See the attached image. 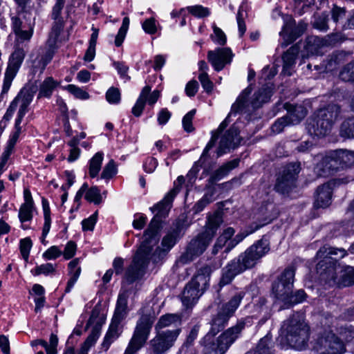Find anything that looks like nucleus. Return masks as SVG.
Listing matches in <instances>:
<instances>
[{
  "label": "nucleus",
  "instance_id": "obj_1",
  "mask_svg": "<svg viewBox=\"0 0 354 354\" xmlns=\"http://www.w3.org/2000/svg\"><path fill=\"white\" fill-rule=\"evenodd\" d=\"M251 92L252 88L250 86H249L242 91L240 95L237 97L236 102L232 104L230 112L225 118V119L220 124L216 131L217 132L212 135L211 140L205 147L200 157V159L194 163V166L187 174V178L190 184H192L194 182L200 167L204 168V171H205L207 174L208 173L207 162L209 158V151L215 145V143L218 138V135L227 127V126L231 122V116L241 113L245 111L248 102L247 99Z\"/></svg>",
  "mask_w": 354,
  "mask_h": 354
},
{
  "label": "nucleus",
  "instance_id": "obj_2",
  "mask_svg": "<svg viewBox=\"0 0 354 354\" xmlns=\"http://www.w3.org/2000/svg\"><path fill=\"white\" fill-rule=\"evenodd\" d=\"M347 254L343 248L324 245L317 252L315 259L318 260L316 271L321 283L328 286H335L337 281L336 272L338 261Z\"/></svg>",
  "mask_w": 354,
  "mask_h": 354
},
{
  "label": "nucleus",
  "instance_id": "obj_3",
  "mask_svg": "<svg viewBox=\"0 0 354 354\" xmlns=\"http://www.w3.org/2000/svg\"><path fill=\"white\" fill-rule=\"evenodd\" d=\"M341 112V106L334 103L328 104L317 109L307 120L308 133L312 137L326 136L340 116Z\"/></svg>",
  "mask_w": 354,
  "mask_h": 354
},
{
  "label": "nucleus",
  "instance_id": "obj_4",
  "mask_svg": "<svg viewBox=\"0 0 354 354\" xmlns=\"http://www.w3.org/2000/svg\"><path fill=\"white\" fill-rule=\"evenodd\" d=\"M281 329L291 347L297 350L306 348L309 339L310 328L300 314H293L284 321Z\"/></svg>",
  "mask_w": 354,
  "mask_h": 354
},
{
  "label": "nucleus",
  "instance_id": "obj_5",
  "mask_svg": "<svg viewBox=\"0 0 354 354\" xmlns=\"http://www.w3.org/2000/svg\"><path fill=\"white\" fill-rule=\"evenodd\" d=\"M155 245L147 238H143L131 264L125 270L123 279L126 283L132 284L143 278L148 264L152 260L151 252Z\"/></svg>",
  "mask_w": 354,
  "mask_h": 354
},
{
  "label": "nucleus",
  "instance_id": "obj_6",
  "mask_svg": "<svg viewBox=\"0 0 354 354\" xmlns=\"http://www.w3.org/2000/svg\"><path fill=\"white\" fill-rule=\"evenodd\" d=\"M179 192L177 185L169 192L164 198L151 208L153 212H156V215L151 221L148 228L145 230L143 238H147L153 244L158 241V233L160 227L162 218L165 217L171 208V204L175 196Z\"/></svg>",
  "mask_w": 354,
  "mask_h": 354
},
{
  "label": "nucleus",
  "instance_id": "obj_7",
  "mask_svg": "<svg viewBox=\"0 0 354 354\" xmlns=\"http://www.w3.org/2000/svg\"><path fill=\"white\" fill-rule=\"evenodd\" d=\"M244 320H239L236 324L229 328L223 332L216 339V342H210L211 338L203 342L205 346L204 354H224L230 346L239 337L241 331L245 328Z\"/></svg>",
  "mask_w": 354,
  "mask_h": 354
},
{
  "label": "nucleus",
  "instance_id": "obj_8",
  "mask_svg": "<svg viewBox=\"0 0 354 354\" xmlns=\"http://www.w3.org/2000/svg\"><path fill=\"white\" fill-rule=\"evenodd\" d=\"M244 295L245 294L242 292L236 293L218 310L216 315L212 317L211 328L209 333L205 336V342L223 330L230 318L239 306Z\"/></svg>",
  "mask_w": 354,
  "mask_h": 354
},
{
  "label": "nucleus",
  "instance_id": "obj_9",
  "mask_svg": "<svg viewBox=\"0 0 354 354\" xmlns=\"http://www.w3.org/2000/svg\"><path fill=\"white\" fill-rule=\"evenodd\" d=\"M155 322V316L142 315L137 322L133 336L124 354H136L147 342Z\"/></svg>",
  "mask_w": 354,
  "mask_h": 354
},
{
  "label": "nucleus",
  "instance_id": "obj_10",
  "mask_svg": "<svg viewBox=\"0 0 354 354\" xmlns=\"http://www.w3.org/2000/svg\"><path fill=\"white\" fill-rule=\"evenodd\" d=\"M185 218H178L174 223L171 230L162 238L161 245L162 248L158 247L153 253H151L152 261L154 263H159L163 259L168 252L175 245L183 236L184 231L188 227Z\"/></svg>",
  "mask_w": 354,
  "mask_h": 354
},
{
  "label": "nucleus",
  "instance_id": "obj_11",
  "mask_svg": "<svg viewBox=\"0 0 354 354\" xmlns=\"http://www.w3.org/2000/svg\"><path fill=\"white\" fill-rule=\"evenodd\" d=\"M211 241L212 236L209 231L199 234L196 238L190 241L185 251L176 260V264L177 266H184L192 262L206 250Z\"/></svg>",
  "mask_w": 354,
  "mask_h": 354
},
{
  "label": "nucleus",
  "instance_id": "obj_12",
  "mask_svg": "<svg viewBox=\"0 0 354 354\" xmlns=\"http://www.w3.org/2000/svg\"><path fill=\"white\" fill-rule=\"evenodd\" d=\"M301 169L299 162H292L285 165L277 178L274 189L281 194L289 193L296 187L298 174Z\"/></svg>",
  "mask_w": 354,
  "mask_h": 354
},
{
  "label": "nucleus",
  "instance_id": "obj_13",
  "mask_svg": "<svg viewBox=\"0 0 354 354\" xmlns=\"http://www.w3.org/2000/svg\"><path fill=\"white\" fill-rule=\"evenodd\" d=\"M180 332V328L174 330H156V335L149 342L153 354H163L169 351L174 345Z\"/></svg>",
  "mask_w": 354,
  "mask_h": 354
},
{
  "label": "nucleus",
  "instance_id": "obj_14",
  "mask_svg": "<svg viewBox=\"0 0 354 354\" xmlns=\"http://www.w3.org/2000/svg\"><path fill=\"white\" fill-rule=\"evenodd\" d=\"M295 268L289 266L277 277L272 286V294L281 301L293 288L295 281Z\"/></svg>",
  "mask_w": 354,
  "mask_h": 354
},
{
  "label": "nucleus",
  "instance_id": "obj_15",
  "mask_svg": "<svg viewBox=\"0 0 354 354\" xmlns=\"http://www.w3.org/2000/svg\"><path fill=\"white\" fill-rule=\"evenodd\" d=\"M29 10H19L17 15L11 17V28L17 38L21 41H29L34 32V25L27 17Z\"/></svg>",
  "mask_w": 354,
  "mask_h": 354
},
{
  "label": "nucleus",
  "instance_id": "obj_16",
  "mask_svg": "<svg viewBox=\"0 0 354 354\" xmlns=\"http://www.w3.org/2000/svg\"><path fill=\"white\" fill-rule=\"evenodd\" d=\"M314 349L318 354H342L346 351L344 342L332 333L319 337Z\"/></svg>",
  "mask_w": 354,
  "mask_h": 354
},
{
  "label": "nucleus",
  "instance_id": "obj_17",
  "mask_svg": "<svg viewBox=\"0 0 354 354\" xmlns=\"http://www.w3.org/2000/svg\"><path fill=\"white\" fill-rule=\"evenodd\" d=\"M266 254V240L264 236L257 241L245 252L239 256L243 264L248 269L253 268Z\"/></svg>",
  "mask_w": 354,
  "mask_h": 354
},
{
  "label": "nucleus",
  "instance_id": "obj_18",
  "mask_svg": "<svg viewBox=\"0 0 354 354\" xmlns=\"http://www.w3.org/2000/svg\"><path fill=\"white\" fill-rule=\"evenodd\" d=\"M341 169L336 150L326 153L315 167V171L320 177H328Z\"/></svg>",
  "mask_w": 354,
  "mask_h": 354
},
{
  "label": "nucleus",
  "instance_id": "obj_19",
  "mask_svg": "<svg viewBox=\"0 0 354 354\" xmlns=\"http://www.w3.org/2000/svg\"><path fill=\"white\" fill-rule=\"evenodd\" d=\"M24 57L25 52L22 48L16 49L12 54L5 73L2 89L3 93L8 91L12 82L24 61Z\"/></svg>",
  "mask_w": 354,
  "mask_h": 354
},
{
  "label": "nucleus",
  "instance_id": "obj_20",
  "mask_svg": "<svg viewBox=\"0 0 354 354\" xmlns=\"http://www.w3.org/2000/svg\"><path fill=\"white\" fill-rule=\"evenodd\" d=\"M282 18L285 23L280 35L286 41V43H282L281 45L283 47H286L304 34L307 28V24L301 21L296 25L295 20L288 16L286 17V19Z\"/></svg>",
  "mask_w": 354,
  "mask_h": 354
},
{
  "label": "nucleus",
  "instance_id": "obj_21",
  "mask_svg": "<svg viewBox=\"0 0 354 354\" xmlns=\"http://www.w3.org/2000/svg\"><path fill=\"white\" fill-rule=\"evenodd\" d=\"M234 56L229 47L216 48L207 52V60L216 71H221L226 65H230Z\"/></svg>",
  "mask_w": 354,
  "mask_h": 354
},
{
  "label": "nucleus",
  "instance_id": "obj_22",
  "mask_svg": "<svg viewBox=\"0 0 354 354\" xmlns=\"http://www.w3.org/2000/svg\"><path fill=\"white\" fill-rule=\"evenodd\" d=\"M151 86L148 85L142 89L136 104L132 108L131 112L134 116L140 117L142 115L146 103L153 106L157 102L160 97V91L154 90L151 93Z\"/></svg>",
  "mask_w": 354,
  "mask_h": 354
},
{
  "label": "nucleus",
  "instance_id": "obj_23",
  "mask_svg": "<svg viewBox=\"0 0 354 354\" xmlns=\"http://www.w3.org/2000/svg\"><path fill=\"white\" fill-rule=\"evenodd\" d=\"M247 269L239 257L232 260L223 269L222 276L218 283L220 288L230 283L237 274Z\"/></svg>",
  "mask_w": 354,
  "mask_h": 354
},
{
  "label": "nucleus",
  "instance_id": "obj_24",
  "mask_svg": "<svg viewBox=\"0 0 354 354\" xmlns=\"http://www.w3.org/2000/svg\"><path fill=\"white\" fill-rule=\"evenodd\" d=\"M239 142L240 138L238 130L234 127H231L221 138L219 146L216 151L217 156L218 157L221 156L227 153L230 149L236 147Z\"/></svg>",
  "mask_w": 354,
  "mask_h": 354
},
{
  "label": "nucleus",
  "instance_id": "obj_25",
  "mask_svg": "<svg viewBox=\"0 0 354 354\" xmlns=\"http://www.w3.org/2000/svg\"><path fill=\"white\" fill-rule=\"evenodd\" d=\"M299 43L292 46L282 56L283 69L281 73L284 75L290 76L296 64V59L300 51Z\"/></svg>",
  "mask_w": 354,
  "mask_h": 354
},
{
  "label": "nucleus",
  "instance_id": "obj_26",
  "mask_svg": "<svg viewBox=\"0 0 354 354\" xmlns=\"http://www.w3.org/2000/svg\"><path fill=\"white\" fill-rule=\"evenodd\" d=\"M212 272L213 268L211 266L205 265L197 270L190 281L205 292L209 287Z\"/></svg>",
  "mask_w": 354,
  "mask_h": 354
},
{
  "label": "nucleus",
  "instance_id": "obj_27",
  "mask_svg": "<svg viewBox=\"0 0 354 354\" xmlns=\"http://www.w3.org/2000/svg\"><path fill=\"white\" fill-rule=\"evenodd\" d=\"M284 107L287 110V114L285 116L289 123L293 125L299 124L308 113L306 108L301 104L286 103Z\"/></svg>",
  "mask_w": 354,
  "mask_h": 354
},
{
  "label": "nucleus",
  "instance_id": "obj_28",
  "mask_svg": "<svg viewBox=\"0 0 354 354\" xmlns=\"http://www.w3.org/2000/svg\"><path fill=\"white\" fill-rule=\"evenodd\" d=\"M332 188L330 183H324L319 186L316 191L314 207L326 208L331 202Z\"/></svg>",
  "mask_w": 354,
  "mask_h": 354
},
{
  "label": "nucleus",
  "instance_id": "obj_29",
  "mask_svg": "<svg viewBox=\"0 0 354 354\" xmlns=\"http://www.w3.org/2000/svg\"><path fill=\"white\" fill-rule=\"evenodd\" d=\"M203 293V290L189 281L183 292L182 301L188 308L194 305Z\"/></svg>",
  "mask_w": 354,
  "mask_h": 354
},
{
  "label": "nucleus",
  "instance_id": "obj_30",
  "mask_svg": "<svg viewBox=\"0 0 354 354\" xmlns=\"http://www.w3.org/2000/svg\"><path fill=\"white\" fill-rule=\"evenodd\" d=\"M120 320H118V317L113 318L111 323L109 326V330L106 333L102 344V349L106 351L111 344L115 342L120 336L122 330L120 328Z\"/></svg>",
  "mask_w": 354,
  "mask_h": 354
},
{
  "label": "nucleus",
  "instance_id": "obj_31",
  "mask_svg": "<svg viewBox=\"0 0 354 354\" xmlns=\"http://www.w3.org/2000/svg\"><path fill=\"white\" fill-rule=\"evenodd\" d=\"M240 160L236 158L221 165L209 177L208 183L209 184H214L216 181H218L226 176L232 169H235L239 166Z\"/></svg>",
  "mask_w": 354,
  "mask_h": 354
},
{
  "label": "nucleus",
  "instance_id": "obj_32",
  "mask_svg": "<svg viewBox=\"0 0 354 354\" xmlns=\"http://www.w3.org/2000/svg\"><path fill=\"white\" fill-rule=\"evenodd\" d=\"M181 322V316L178 314H165L159 318L155 325V330H162L164 328L171 326H179Z\"/></svg>",
  "mask_w": 354,
  "mask_h": 354
},
{
  "label": "nucleus",
  "instance_id": "obj_33",
  "mask_svg": "<svg viewBox=\"0 0 354 354\" xmlns=\"http://www.w3.org/2000/svg\"><path fill=\"white\" fill-rule=\"evenodd\" d=\"M307 298V294L303 289H299L295 291H292V289L288 293L281 301L287 307L292 306L297 304L304 301Z\"/></svg>",
  "mask_w": 354,
  "mask_h": 354
},
{
  "label": "nucleus",
  "instance_id": "obj_34",
  "mask_svg": "<svg viewBox=\"0 0 354 354\" xmlns=\"http://www.w3.org/2000/svg\"><path fill=\"white\" fill-rule=\"evenodd\" d=\"M325 46L322 37L311 35L306 38L304 48L308 54L318 55L322 47Z\"/></svg>",
  "mask_w": 354,
  "mask_h": 354
},
{
  "label": "nucleus",
  "instance_id": "obj_35",
  "mask_svg": "<svg viewBox=\"0 0 354 354\" xmlns=\"http://www.w3.org/2000/svg\"><path fill=\"white\" fill-rule=\"evenodd\" d=\"M331 19L335 24L336 30H344V24H346L347 19V12L344 8L334 6L330 10Z\"/></svg>",
  "mask_w": 354,
  "mask_h": 354
},
{
  "label": "nucleus",
  "instance_id": "obj_36",
  "mask_svg": "<svg viewBox=\"0 0 354 354\" xmlns=\"http://www.w3.org/2000/svg\"><path fill=\"white\" fill-rule=\"evenodd\" d=\"M59 84L52 77H46L39 86L38 98L50 97L53 92L58 86Z\"/></svg>",
  "mask_w": 354,
  "mask_h": 354
},
{
  "label": "nucleus",
  "instance_id": "obj_37",
  "mask_svg": "<svg viewBox=\"0 0 354 354\" xmlns=\"http://www.w3.org/2000/svg\"><path fill=\"white\" fill-rule=\"evenodd\" d=\"M354 285V267L345 266L341 270L339 278L337 277L336 286L339 288L347 287Z\"/></svg>",
  "mask_w": 354,
  "mask_h": 354
},
{
  "label": "nucleus",
  "instance_id": "obj_38",
  "mask_svg": "<svg viewBox=\"0 0 354 354\" xmlns=\"http://www.w3.org/2000/svg\"><path fill=\"white\" fill-rule=\"evenodd\" d=\"M265 225V223H260L257 224L256 223H252L250 226L248 227L245 230L239 232L237 234L235 237L231 240L228 244V248H227V250H230V248L234 247L236 245L242 241L246 236H248L249 234L256 232L259 228L263 227Z\"/></svg>",
  "mask_w": 354,
  "mask_h": 354
},
{
  "label": "nucleus",
  "instance_id": "obj_39",
  "mask_svg": "<svg viewBox=\"0 0 354 354\" xmlns=\"http://www.w3.org/2000/svg\"><path fill=\"white\" fill-rule=\"evenodd\" d=\"M54 24L52 27L51 31L49 34V37L47 40V45L50 48H55L57 40L64 28L63 19L54 20Z\"/></svg>",
  "mask_w": 354,
  "mask_h": 354
},
{
  "label": "nucleus",
  "instance_id": "obj_40",
  "mask_svg": "<svg viewBox=\"0 0 354 354\" xmlns=\"http://www.w3.org/2000/svg\"><path fill=\"white\" fill-rule=\"evenodd\" d=\"M103 158L104 153L100 151L96 153L89 160L88 173L91 178H95L97 176L99 171L101 169Z\"/></svg>",
  "mask_w": 354,
  "mask_h": 354
},
{
  "label": "nucleus",
  "instance_id": "obj_41",
  "mask_svg": "<svg viewBox=\"0 0 354 354\" xmlns=\"http://www.w3.org/2000/svg\"><path fill=\"white\" fill-rule=\"evenodd\" d=\"M36 90L35 86L24 87L15 98L20 104L28 106L33 99Z\"/></svg>",
  "mask_w": 354,
  "mask_h": 354
},
{
  "label": "nucleus",
  "instance_id": "obj_42",
  "mask_svg": "<svg viewBox=\"0 0 354 354\" xmlns=\"http://www.w3.org/2000/svg\"><path fill=\"white\" fill-rule=\"evenodd\" d=\"M314 19L311 21L312 26L322 32H326L329 29V15L326 12L314 15Z\"/></svg>",
  "mask_w": 354,
  "mask_h": 354
},
{
  "label": "nucleus",
  "instance_id": "obj_43",
  "mask_svg": "<svg viewBox=\"0 0 354 354\" xmlns=\"http://www.w3.org/2000/svg\"><path fill=\"white\" fill-rule=\"evenodd\" d=\"M98 316V311L94 309L92 311L91 315L88 321V323L86 324V326H88L89 325L95 324L94 326L92 328L91 333L90 334L91 336L95 337L96 339H97L101 328L102 324L104 323V319L103 317L100 318L99 320L96 321Z\"/></svg>",
  "mask_w": 354,
  "mask_h": 354
},
{
  "label": "nucleus",
  "instance_id": "obj_44",
  "mask_svg": "<svg viewBox=\"0 0 354 354\" xmlns=\"http://www.w3.org/2000/svg\"><path fill=\"white\" fill-rule=\"evenodd\" d=\"M342 169L351 167L354 165V151L346 149L336 150Z\"/></svg>",
  "mask_w": 354,
  "mask_h": 354
},
{
  "label": "nucleus",
  "instance_id": "obj_45",
  "mask_svg": "<svg viewBox=\"0 0 354 354\" xmlns=\"http://www.w3.org/2000/svg\"><path fill=\"white\" fill-rule=\"evenodd\" d=\"M339 134L344 138H354V116L348 117L342 122Z\"/></svg>",
  "mask_w": 354,
  "mask_h": 354
},
{
  "label": "nucleus",
  "instance_id": "obj_46",
  "mask_svg": "<svg viewBox=\"0 0 354 354\" xmlns=\"http://www.w3.org/2000/svg\"><path fill=\"white\" fill-rule=\"evenodd\" d=\"M36 342H40L46 352V354H57L58 337L52 333L50 336L49 343L44 339H37Z\"/></svg>",
  "mask_w": 354,
  "mask_h": 354
},
{
  "label": "nucleus",
  "instance_id": "obj_47",
  "mask_svg": "<svg viewBox=\"0 0 354 354\" xmlns=\"http://www.w3.org/2000/svg\"><path fill=\"white\" fill-rule=\"evenodd\" d=\"M127 306V296L125 293L120 294L117 301L116 309L113 318L118 317V320H122L123 314Z\"/></svg>",
  "mask_w": 354,
  "mask_h": 354
},
{
  "label": "nucleus",
  "instance_id": "obj_48",
  "mask_svg": "<svg viewBox=\"0 0 354 354\" xmlns=\"http://www.w3.org/2000/svg\"><path fill=\"white\" fill-rule=\"evenodd\" d=\"M339 76L344 82H354V61L346 64L340 71Z\"/></svg>",
  "mask_w": 354,
  "mask_h": 354
},
{
  "label": "nucleus",
  "instance_id": "obj_49",
  "mask_svg": "<svg viewBox=\"0 0 354 354\" xmlns=\"http://www.w3.org/2000/svg\"><path fill=\"white\" fill-rule=\"evenodd\" d=\"M198 331L199 326L197 325L194 326L192 328L188 336L187 337L186 341L184 342L180 349V353H184L185 354L187 353L188 348L193 345L194 340L196 339Z\"/></svg>",
  "mask_w": 354,
  "mask_h": 354
},
{
  "label": "nucleus",
  "instance_id": "obj_50",
  "mask_svg": "<svg viewBox=\"0 0 354 354\" xmlns=\"http://www.w3.org/2000/svg\"><path fill=\"white\" fill-rule=\"evenodd\" d=\"M56 265H53L50 263H47L37 266L34 270H31V273L35 276L40 274L48 275L55 272Z\"/></svg>",
  "mask_w": 354,
  "mask_h": 354
},
{
  "label": "nucleus",
  "instance_id": "obj_51",
  "mask_svg": "<svg viewBox=\"0 0 354 354\" xmlns=\"http://www.w3.org/2000/svg\"><path fill=\"white\" fill-rule=\"evenodd\" d=\"M266 102V88L263 86L256 91L252 97L251 104L253 109L261 107Z\"/></svg>",
  "mask_w": 354,
  "mask_h": 354
},
{
  "label": "nucleus",
  "instance_id": "obj_52",
  "mask_svg": "<svg viewBox=\"0 0 354 354\" xmlns=\"http://www.w3.org/2000/svg\"><path fill=\"white\" fill-rule=\"evenodd\" d=\"M221 223L222 218L219 214H215L209 217L205 232L209 231L212 239L216 232V230Z\"/></svg>",
  "mask_w": 354,
  "mask_h": 354
},
{
  "label": "nucleus",
  "instance_id": "obj_53",
  "mask_svg": "<svg viewBox=\"0 0 354 354\" xmlns=\"http://www.w3.org/2000/svg\"><path fill=\"white\" fill-rule=\"evenodd\" d=\"M15 131L10 136L3 152L11 155L21 132V127H15Z\"/></svg>",
  "mask_w": 354,
  "mask_h": 354
},
{
  "label": "nucleus",
  "instance_id": "obj_54",
  "mask_svg": "<svg viewBox=\"0 0 354 354\" xmlns=\"http://www.w3.org/2000/svg\"><path fill=\"white\" fill-rule=\"evenodd\" d=\"M214 192L207 193L204 194L201 199H200L193 207V210L195 214L199 213L210 203L213 201Z\"/></svg>",
  "mask_w": 354,
  "mask_h": 354
},
{
  "label": "nucleus",
  "instance_id": "obj_55",
  "mask_svg": "<svg viewBox=\"0 0 354 354\" xmlns=\"http://www.w3.org/2000/svg\"><path fill=\"white\" fill-rule=\"evenodd\" d=\"M214 34L211 35V39L212 41L219 45L224 46L227 42V37L224 32L215 24L212 26Z\"/></svg>",
  "mask_w": 354,
  "mask_h": 354
},
{
  "label": "nucleus",
  "instance_id": "obj_56",
  "mask_svg": "<svg viewBox=\"0 0 354 354\" xmlns=\"http://www.w3.org/2000/svg\"><path fill=\"white\" fill-rule=\"evenodd\" d=\"M85 199L88 202L99 204L102 202L100 190L97 187L93 186L87 190L85 194Z\"/></svg>",
  "mask_w": 354,
  "mask_h": 354
},
{
  "label": "nucleus",
  "instance_id": "obj_57",
  "mask_svg": "<svg viewBox=\"0 0 354 354\" xmlns=\"http://www.w3.org/2000/svg\"><path fill=\"white\" fill-rule=\"evenodd\" d=\"M33 205L23 203L19 211V218L21 223L30 221L32 218Z\"/></svg>",
  "mask_w": 354,
  "mask_h": 354
},
{
  "label": "nucleus",
  "instance_id": "obj_58",
  "mask_svg": "<svg viewBox=\"0 0 354 354\" xmlns=\"http://www.w3.org/2000/svg\"><path fill=\"white\" fill-rule=\"evenodd\" d=\"M187 9L190 14L198 18L206 17L210 15L209 9L201 5L188 6Z\"/></svg>",
  "mask_w": 354,
  "mask_h": 354
},
{
  "label": "nucleus",
  "instance_id": "obj_59",
  "mask_svg": "<svg viewBox=\"0 0 354 354\" xmlns=\"http://www.w3.org/2000/svg\"><path fill=\"white\" fill-rule=\"evenodd\" d=\"M247 14L243 9V6H241L239 8L238 13L236 15V21L239 28V34L240 37H242L246 31V26L244 21Z\"/></svg>",
  "mask_w": 354,
  "mask_h": 354
},
{
  "label": "nucleus",
  "instance_id": "obj_60",
  "mask_svg": "<svg viewBox=\"0 0 354 354\" xmlns=\"http://www.w3.org/2000/svg\"><path fill=\"white\" fill-rule=\"evenodd\" d=\"M117 173V168L113 160H111L104 167L101 174V178L103 179H110Z\"/></svg>",
  "mask_w": 354,
  "mask_h": 354
},
{
  "label": "nucleus",
  "instance_id": "obj_61",
  "mask_svg": "<svg viewBox=\"0 0 354 354\" xmlns=\"http://www.w3.org/2000/svg\"><path fill=\"white\" fill-rule=\"evenodd\" d=\"M106 99L110 104H118L120 102V92L118 88L111 87L106 93Z\"/></svg>",
  "mask_w": 354,
  "mask_h": 354
},
{
  "label": "nucleus",
  "instance_id": "obj_62",
  "mask_svg": "<svg viewBox=\"0 0 354 354\" xmlns=\"http://www.w3.org/2000/svg\"><path fill=\"white\" fill-rule=\"evenodd\" d=\"M196 113V110L192 109L189 111L183 118V127L185 131L192 132L194 131V128L192 124V120Z\"/></svg>",
  "mask_w": 354,
  "mask_h": 354
},
{
  "label": "nucleus",
  "instance_id": "obj_63",
  "mask_svg": "<svg viewBox=\"0 0 354 354\" xmlns=\"http://www.w3.org/2000/svg\"><path fill=\"white\" fill-rule=\"evenodd\" d=\"M32 248V241L30 238H25L20 241V251L25 261H28L30 250Z\"/></svg>",
  "mask_w": 354,
  "mask_h": 354
},
{
  "label": "nucleus",
  "instance_id": "obj_64",
  "mask_svg": "<svg viewBox=\"0 0 354 354\" xmlns=\"http://www.w3.org/2000/svg\"><path fill=\"white\" fill-rule=\"evenodd\" d=\"M97 212H95L88 218L84 219L82 221V230L84 231H93L94 226L97 222Z\"/></svg>",
  "mask_w": 354,
  "mask_h": 354
}]
</instances>
